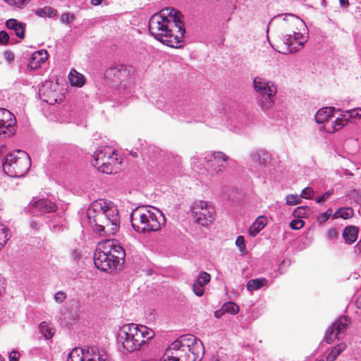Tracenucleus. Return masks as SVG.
<instances>
[{
    "instance_id": "obj_58",
    "label": "nucleus",
    "mask_w": 361,
    "mask_h": 361,
    "mask_svg": "<svg viewBox=\"0 0 361 361\" xmlns=\"http://www.w3.org/2000/svg\"><path fill=\"white\" fill-rule=\"evenodd\" d=\"M357 246L361 250V240L359 241V243H357Z\"/></svg>"
},
{
    "instance_id": "obj_41",
    "label": "nucleus",
    "mask_w": 361,
    "mask_h": 361,
    "mask_svg": "<svg viewBox=\"0 0 361 361\" xmlns=\"http://www.w3.org/2000/svg\"><path fill=\"white\" fill-rule=\"evenodd\" d=\"M345 114L347 115L348 121L353 118H361V109H354L348 111Z\"/></svg>"
},
{
    "instance_id": "obj_3",
    "label": "nucleus",
    "mask_w": 361,
    "mask_h": 361,
    "mask_svg": "<svg viewBox=\"0 0 361 361\" xmlns=\"http://www.w3.org/2000/svg\"><path fill=\"white\" fill-rule=\"evenodd\" d=\"M204 354V347L200 340L191 334L180 336L165 350L160 361H201Z\"/></svg>"
},
{
    "instance_id": "obj_40",
    "label": "nucleus",
    "mask_w": 361,
    "mask_h": 361,
    "mask_svg": "<svg viewBox=\"0 0 361 361\" xmlns=\"http://www.w3.org/2000/svg\"><path fill=\"white\" fill-rule=\"evenodd\" d=\"M301 202L300 196L298 195H288L286 196V204L288 205H295Z\"/></svg>"
},
{
    "instance_id": "obj_57",
    "label": "nucleus",
    "mask_w": 361,
    "mask_h": 361,
    "mask_svg": "<svg viewBox=\"0 0 361 361\" xmlns=\"http://www.w3.org/2000/svg\"><path fill=\"white\" fill-rule=\"evenodd\" d=\"M130 154H131V155L133 157H138L137 152H130Z\"/></svg>"
},
{
    "instance_id": "obj_24",
    "label": "nucleus",
    "mask_w": 361,
    "mask_h": 361,
    "mask_svg": "<svg viewBox=\"0 0 361 361\" xmlns=\"http://www.w3.org/2000/svg\"><path fill=\"white\" fill-rule=\"evenodd\" d=\"M335 108L328 106L320 109L315 114V121L317 123H324L327 121L333 115Z\"/></svg>"
},
{
    "instance_id": "obj_18",
    "label": "nucleus",
    "mask_w": 361,
    "mask_h": 361,
    "mask_svg": "<svg viewBox=\"0 0 361 361\" xmlns=\"http://www.w3.org/2000/svg\"><path fill=\"white\" fill-rule=\"evenodd\" d=\"M56 87V84H52L51 82H45L39 91L40 98L50 105L57 103L61 99H59L58 92L55 90Z\"/></svg>"
},
{
    "instance_id": "obj_47",
    "label": "nucleus",
    "mask_w": 361,
    "mask_h": 361,
    "mask_svg": "<svg viewBox=\"0 0 361 361\" xmlns=\"http://www.w3.org/2000/svg\"><path fill=\"white\" fill-rule=\"evenodd\" d=\"M66 298V295L63 291L57 292L54 295V300L58 303H62Z\"/></svg>"
},
{
    "instance_id": "obj_32",
    "label": "nucleus",
    "mask_w": 361,
    "mask_h": 361,
    "mask_svg": "<svg viewBox=\"0 0 361 361\" xmlns=\"http://www.w3.org/2000/svg\"><path fill=\"white\" fill-rule=\"evenodd\" d=\"M354 214V212L350 207H345L338 209L334 214V219L341 217L343 219L351 218Z\"/></svg>"
},
{
    "instance_id": "obj_20",
    "label": "nucleus",
    "mask_w": 361,
    "mask_h": 361,
    "mask_svg": "<svg viewBox=\"0 0 361 361\" xmlns=\"http://www.w3.org/2000/svg\"><path fill=\"white\" fill-rule=\"evenodd\" d=\"M211 276L206 271H201L192 284V290L197 296L204 293V286L210 281Z\"/></svg>"
},
{
    "instance_id": "obj_48",
    "label": "nucleus",
    "mask_w": 361,
    "mask_h": 361,
    "mask_svg": "<svg viewBox=\"0 0 361 361\" xmlns=\"http://www.w3.org/2000/svg\"><path fill=\"white\" fill-rule=\"evenodd\" d=\"M332 194L331 191H327L324 194H323L322 196L319 197L316 200V202L317 204H322L324 202H325L329 196Z\"/></svg>"
},
{
    "instance_id": "obj_56",
    "label": "nucleus",
    "mask_w": 361,
    "mask_h": 361,
    "mask_svg": "<svg viewBox=\"0 0 361 361\" xmlns=\"http://www.w3.org/2000/svg\"><path fill=\"white\" fill-rule=\"evenodd\" d=\"M321 5H322L323 7H326V0H322V1H321Z\"/></svg>"
},
{
    "instance_id": "obj_35",
    "label": "nucleus",
    "mask_w": 361,
    "mask_h": 361,
    "mask_svg": "<svg viewBox=\"0 0 361 361\" xmlns=\"http://www.w3.org/2000/svg\"><path fill=\"white\" fill-rule=\"evenodd\" d=\"M348 123V118H347L346 114L341 115L340 118H336V119L334 121L332 128V133L336 130H338L345 126Z\"/></svg>"
},
{
    "instance_id": "obj_16",
    "label": "nucleus",
    "mask_w": 361,
    "mask_h": 361,
    "mask_svg": "<svg viewBox=\"0 0 361 361\" xmlns=\"http://www.w3.org/2000/svg\"><path fill=\"white\" fill-rule=\"evenodd\" d=\"M102 247L106 250L109 256L114 259V262L118 267L124 263L126 257L125 250L115 240H106L102 245Z\"/></svg>"
},
{
    "instance_id": "obj_44",
    "label": "nucleus",
    "mask_w": 361,
    "mask_h": 361,
    "mask_svg": "<svg viewBox=\"0 0 361 361\" xmlns=\"http://www.w3.org/2000/svg\"><path fill=\"white\" fill-rule=\"evenodd\" d=\"M235 245L241 252H245V240L243 236L240 235L236 238Z\"/></svg>"
},
{
    "instance_id": "obj_22",
    "label": "nucleus",
    "mask_w": 361,
    "mask_h": 361,
    "mask_svg": "<svg viewBox=\"0 0 361 361\" xmlns=\"http://www.w3.org/2000/svg\"><path fill=\"white\" fill-rule=\"evenodd\" d=\"M129 73L130 71L126 66L117 65L109 67L105 72V76L111 80L115 78L121 80L123 77H128Z\"/></svg>"
},
{
    "instance_id": "obj_23",
    "label": "nucleus",
    "mask_w": 361,
    "mask_h": 361,
    "mask_svg": "<svg viewBox=\"0 0 361 361\" xmlns=\"http://www.w3.org/2000/svg\"><path fill=\"white\" fill-rule=\"evenodd\" d=\"M6 25L8 29L14 31L15 35L23 39L25 37V24L21 22H18L17 20L11 18L6 22Z\"/></svg>"
},
{
    "instance_id": "obj_4",
    "label": "nucleus",
    "mask_w": 361,
    "mask_h": 361,
    "mask_svg": "<svg viewBox=\"0 0 361 361\" xmlns=\"http://www.w3.org/2000/svg\"><path fill=\"white\" fill-rule=\"evenodd\" d=\"M130 222L135 231L146 233L160 230L166 223V219L159 209L143 205L133 209L130 214Z\"/></svg>"
},
{
    "instance_id": "obj_25",
    "label": "nucleus",
    "mask_w": 361,
    "mask_h": 361,
    "mask_svg": "<svg viewBox=\"0 0 361 361\" xmlns=\"http://www.w3.org/2000/svg\"><path fill=\"white\" fill-rule=\"evenodd\" d=\"M267 224V219L263 216H259L255 221L250 226L249 228V234L255 237L257 235L260 231H262L265 226Z\"/></svg>"
},
{
    "instance_id": "obj_36",
    "label": "nucleus",
    "mask_w": 361,
    "mask_h": 361,
    "mask_svg": "<svg viewBox=\"0 0 361 361\" xmlns=\"http://www.w3.org/2000/svg\"><path fill=\"white\" fill-rule=\"evenodd\" d=\"M222 311H224L226 313L235 314L239 312V307L233 302H227L222 305Z\"/></svg>"
},
{
    "instance_id": "obj_5",
    "label": "nucleus",
    "mask_w": 361,
    "mask_h": 361,
    "mask_svg": "<svg viewBox=\"0 0 361 361\" xmlns=\"http://www.w3.org/2000/svg\"><path fill=\"white\" fill-rule=\"evenodd\" d=\"M154 336L145 326H139L135 324L123 325L119 330L117 336L118 343L128 352H133L138 350L146 341Z\"/></svg>"
},
{
    "instance_id": "obj_33",
    "label": "nucleus",
    "mask_w": 361,
    "mask_h": 361,
    "mask_svg": "<svg viewBox=\"0 0 361 361\" xmlns=\"http://www.w3.org/2000/svg\"><path fill=\"white\" fill-rule=\"evenodd\" d=\"M35 13L36 15L39 17L47 16L49 18H53L57 14L56 10L50 6H45L42 8L37 9Z\"/></svg>"
},
{
    "instance_id": "obj_34",
    "label": "nucleus",
    "mask_w": 361,
    "mask_h": 361,
    "mask_svg": "<svg viewBox=\"0 0 361 361\" xmlns=\"http://www.w3.org/2000/svg\"><path fill=\"white\" fill-rule=\"evenodd\" d=\"M82 348H74L68 354V360H71V361H85Z\"/></svg>"
},
{
    "instance_id": "obj_45",
    "label": "nucleus",
    "mask_w": 361,
    "mask_h": 361,
    "mask_svg": "<svg viewBox=\"0 0 361 361\" xmlns=\"http://www.w3.org/2000/svg\"><path fill=\"white\" fill-rule=\"evenodd\" d=\"M313 190L310 188H305L302 190L300 198L311 199L312 197Z\"/></svg>"
},
{
    "instance_id": "obj_11",
    "label": "nucleus",
    "mask_w": 361,
    "mask_h": 361,
    "mask_svg": "<svg viewBox=\"0 0 361 361\" xmlns=\"http://www.w3.org/2000/svg\"><path fill=\"white\" fill-rule=\"evenodd\" d=\"M191 212L195 222L203 226H207L214 219V208L207 202L200 200L194 203Z\"/></svg>"
},
{
    "instance_id": "obj_52",
    "label": "nucleus",
    "mask_w": 361,
    "mask_h": 361,
    "mask_svg": "<svg viewBox=\"0 0 361 361\" xmlns=\"http://www.w3.org/2000/svg\"><path fill=\"white\" fill-rule=\"evenodd\" d=\"M224 314H226V312L224 311H222V307H221V309L219 310H217L214 312V317L216 318V319H219L221 318Z\"/></svg>"
},
{
    "instance_id": "obj_27",
    "label": "nucleus",
    "mask_w": 361,
    "mask_h": 361,
    "mask_svg": "<svg viewBox=\"0 0 361 361\" xmlns=\"http://www.w3.org/2000/svg\"><path fill=\"white\" fill-rule=\"evenodd\" d=\"M251 159L255 163L260 165H266L270 159L269 154L264 150L259 149L251 154Z\"/></svg>"
},
{
    "instance_id": "obj_43",
    "label": "nucleus",
    "mask_w": 361,
    "mask_h": 361,
    "mask_svg": "<svg viewBox=\"0 0 361 361\" xmlns=\"http://www.w3.org/2000/svg\"><path fill=\"white\" fill-rule=\"evenodd\" d=\"M305 224L304 221L301 219H294L292 220L290 223V226L293 230H298L303 227Z\"/></svg>"
},
{
    "instance_id": "obj_59",
    "label": "nucleus",
    "mask_w": 361,
    "mask_h": 361,
    "mask_svg": "<svg viewBox=\"0 0 361 361\" xmlns=\"http://www.w3.org/2000/svg\"><path fill=\"white\" fill-rule=\"evenodd\" d=\"M31 226H32V227H33V228H36V227H37V224H36V223H32V224H31Z\"/></svg>"
},
{
    "instance_id": "obj_10",
    "label": "nucleus",
    "mask_w": 361,
    "mask_h": 361,
    "mask_svg": "<svg viewBox=\"0 0 361 361\" xmlns=\"http://www.w3.org/2000/svg\"><path fill=\"white\" fill-rule=\"evenodd\" d=\"M203 161L200 162L212 173L219 174L224 172L227 166L229 157L222 152H207L203 154Z\"/></svg>"
},
{
    "instance_id": "obj_1",
    "label": "nucleus",
    "mask_w": 361,
    "mask_h": 361,
    "mask_svg": "<svg viewBox=\"0 0 361 361\" xmlns=\"http://www.w3.org/2000/svg\"><path fill=\"white\" fill-rule=\"evenodd\" d=\"M180 11L166 8L153 15L149 20V30L155 39L173 47H182L185 29Z\"/></svg>"
},
{
    "instance_id": "obj_8",
    "label": "nucleus",
    "mask_w": 361,
    "mask_h": 361,
    "mask_svg": "<svg viewBox=\"0 0 361 361\" xmlns=\"http://www.w3.org/2000/svg\"><path fill=\"white\" fill-rule=\"evenodd\" d=\"M93 157L92 164L98 170L107 174L116 173L117 165L120 162L118 161L117 154L111 147L108 146L99 147L94 152Z\"/></svg>"
},
{
    "instance_id": "obj_31",
    "label": "nucleus",
    "mask_w": 361,
    "mask_h": 361,
    "mask_svg": "<svg viewBox=\"0 0 361 361\" xmlns=\"http://www.w3.org/2000/svg\"><path fill=\"white\" fill-rule=\"evenodd\" d=\"M346 348V344L341 343L334 347L326 357L327 361H334L338 356Z\"/></svg>"
},
{
    "instance_id": "obj_13",
    "label": "nucleus",
    "mask_w": 361,
    "mask_h": 361,
    "mask_svg": "<svg viewBox=\"0 0 361 361\" xmlns=\"http://www.w3.org/2000/svg\"><path fill=\"white\" fill-rule=\"evenodd\" d=\"M349 319L347 317H341L326 330L324 339L326 343H331L336 338L340 339L345 334L348 325Z\"/></svg>"
},
{
    "instance_id": "obj_30",
    "label": "nucleus",
    "mask_w": 361,
    "mask_h": 361,
    "mask_svg": "<svg viewBox=\"0 0 361 361\" xmlns=\"http://www.w3.org/2000/svg\"><path fill=\"white\" fill-rule=\"evenodd\" d=\"M68 78L73 85L81 87L85 83V77L73 69L70 71Z\"/></svg>"
},
{
    "instance_id": "obj_12",
    "label": "nucleus",
    "mask_w": 361,
    "mask_h": 361,
    "mask_svg": "<svg viewBox=\"0 0 361 361\" xmlns=\"http://www.w3.org/2000/svg\"><path fill=\"white\" fill-rule=\"evenodd\" d=\"M307 36L300 32L295 34L285 33L282 37V50L279 52L293 53L297 51L300 47H302L307 42Z\"/></svg>"
},
{
    "instance_id": "obj_51",
    "label": "nucleus",
    "mask_w": 361,
    "mask_h": 361,
    "mask_svg": "<svg viewBox=\"0 0 361 361\" xmlns=\"http://www.w3.org/2000/svg\"><path fill=\"white\" fill-rule=\"evenodd\" d=\"M338 235L337 231L335 228H331L327 233V236L329 239L336 238Z\"/></svg>"
},
{
    "instance_id": "obj_9",
    "label": "nucleus",
    "mask_w": 361,
    "mask_h": 361,
    "mask_svg": "<svg viewBox=\"0 0 361 361\" xmlns=\"http://www.w3.org/2000/svg\"><path fill=\"white\" fill-rule=\"evenodd\" d=\"M277 22L281 30V35L285 33L295 34L300 32L301 30L306 31L304 22L293 14H285L274 17L270 23Z\"/></svg>"
},
{
    "instance_id": "obj_17",
    "label": "nucleus",
    "mask_w": 361,
    "mask_h": 361,
    "mask_svg": "<svg viewBox=\"0 0 361 361\" xmlns=\"http://www.w3.org/2000/svg\"><path fill=\"white\" fill-rule=\"evenodd\" d=\"M57 209L56 204L48 199L32 200L29 204V211L33 215H44L54 212Z\"/></svg>"
},
{
    "instance_id": "obj_15",
    "label": "nucleus",
    "mask_w": 361,
    "mask_h": 361,
    "mask_svg": "<svg viewBox=\"0 0 361 361\" xmlns=\"http://www.w3.org/2000/svg\"><path fill=\"white\" fill-rule=\"evenodd\" d=\"M94 264L98 269L103 271H106L109 269H118V267L114 262V259L110 258L106 250L102 248V245L97 248L94 252Z\"/></svg>"
},
{
    "instance_id": "obj_7",
    "label": "nucleus",
    "mask_w": 361,
    "mask_h": 361,
    "mask_svg": "<svg viewBox=\"0 0 361 361\" xmlns=\"http://www.w3.org/2000/svg\"><path fill=\"white\" fill-rule=\"evenodd\" d=\"M255 90L260 94L258 100L262 109L269 115V111L272 108L277 93V87L274 82L264 78L257 76L253 80Z\"/></svg>"
},
{
    "instance_id": "obj_6",
    "label": "nucleus",
    "mask_w": 361,
    "mask_h": 361,
    "mask_svg": "<svg viewBox=\"0 0 361 361\" xmlns=\"http://www.w3.org/2000/svg\"><path fill=\"white\" fill-rule=\"evenodd\" d=\"M30 166L29 155L23 150H16L7 155L3 163V170L11 177L20 178L27 173Z\"/></svg>"
},
{
    "instance_id": "obj_2",
    "label": "nucleus",
    "mask_w": 361,
    "mask_h": 361,
    "mask_svg": "<svg viewBox=\"0 0 361 361\" xmlns=\"http://www.w3.org/2000/svg\"><path fill=\"white\" fill-rule=\"evenodd\" d=\"M87 218L90 225L101 235H114L121 221L117 207L102 199L91 203L87 210Z\"/></svg>"
},
{
    "instance_id": "obj_42",
    "label": "nucleus",
    "mask_w": 361,
    "mask_h": 361,
    "mask_svg": "<svg viewBox=\"0 0 361 361\" xmlns=\"http://www.w3.org/2000/svg\"><path fill=\"white\" fill-rule=\"evenodd\" d=\"M331 214H332L331 209H329L325 212L322 213L318 217L317 221H318L319 224H322L324 222H326L329 219V217L331 216Z\"/></svg>"
},
{
    "instance_id": "obj_49",
    "label": "nucleus",
    "mask_w": 361,
    "mask_h": 361,
    "mask_svg": "<svg viewBox=\"0 0 361 361\" xmlns=\"http://www.w3.org/2000/svg\"><path fill=\"white\" fill-rule=\"evenodd\" d=\"M9 361H18L20 359V353L18 351L13 350L8 355Z\"/></svg>"
},
{
    "instance_id": "obj_55",
    "label": "nucleus",
    "mask_w": 361,
    "mask_h": 361,
    "mask_svg": "<svg viewBox=\"0 0 361 361\" xmlns=\"http://www.w3.org/2000/svg\"><path fill=\"white\" fill-rule=\"evenodd\" d=\"M101 3H102V0H91V4L93 6H98V5L101 4Z\"/></svg>"
},
{
    "instance_id": "obj_19",
    "label": "nucleus",
    "mask_w": 361,
    "mask_h": 361,
    "mask_svg": "<svg viewBox=\"0 0 361 361\" xmlns=\"http://www.w3.org/2000/svg\"><path fill=\"white\" fill-rule=\"evenodd\" d=\"M85 361H106L109 355L104 349L96 346L82 349Z\"/></svg>"
},
{
    "instance_id": "obj_50",
    "label": "nucleus",
    "mask_w": 361,
    "mask_h": 361,
    "mask_svg": "<svg viewBox=\"0 0 361 361\" xmlns=\"http://www.w3.org/2000/svg\"><path fill=\"white\" fill-rule=\"evenodd\" d=\"M9 39V35L5 31H0V43H6Z\"/></svg>"
},
{
    "instance_id": "obj_54",
    "label": "nucleus",
    "mask_w": 361,
    "mask_h": 361,
    "mask_svg": "<svg viewBox=\"0 0 361 361\" xmlns=\"http://www.w3.org/2000/svg\"><path fill=\"white\" fill-rule=\"evenodd\" d=\"M340 4L342 6H348V0H339Z\"/></svg>"
},
{
    "instance_id": "obj_37",
    "label": "nucleus",
    "mask_w": 361,
    "mask_h": 361,
    "mask_svg": "<svg viewBox=\"0 0 361 361\" xmlns=\"http://www.w3.org/2000/svg\"><path fill=\"white\" fill-rule=\"evenodd\" d=\"M6 4L13 6L14 8H24L29 2L30 0H3Z\"/></svg>"
},
{
    "instance_id": "obj_14",
    "label": "nucleus",
    "mask_w": 361,
    "mask_h": 361,
    "mask_svg": "<svg viewBox=\"0 0 361 361\" xmlns=\"http://www.w3.org/2000/svg\"><path fill=\"white\" fill-rule=\"evenodd\" d=\"M16 118L11 111L0 109V137H9L15 133Z\"/></svg>"
},
{
    "instance_id": "obj_39",
    "label": "nucleus",
    "mask_w": 361,
    "mask_h": 361,
    "mask_svg": "<svg viewBox=\"0 0 361 361\" xmlns=\"http://www.w3.org/2000/svg\"><path fill=\"white\" fill-rule=\"evenodd\" d=\"M307 209L308 208L306 207H298L294 209V211L293 212V215L295 217H297L299 219L305 218L307 215Z\"/></svg>"
},
{
    "instance_id": "obj_28",
    "label": "nucleus",
    "mask_w": 361,
    "mask_h": 361,
    "mask_svg": "<svg viewBox=\"0 0 361 361\" xmlns=\"http://www.w3.org/2000/svg\"><path fill=\"white\" fill-rule=\"evenodd\" d=\"M268 284V280L266 278H258L250 279L247 281L246 288L250 292L259 290Z\"/></svg>"
},
{
    "instance_id": "obj_46",
    "label": "nucleus",
    "mask_w": 361,
    "mask_h": 361,
    "mask_svg": "<svg viewBox=\"0 0 361 361\" xmlns=\"http://www.w3.org/2000/svg\"><path fill=\"white\" fill-rule=\"evenodd\" d=\"M74 16L73 14H70L68 13H63L61 16V21L63 23L69 24L71 20H73Z\"/></svg>"
},
{
    "instance_id": "obj_21",
    "label": "nucleus",
    "mask_w": 361,
    "mask_h": 361,
    "mask_svg": "<svg viewBox=\"0 0 361 361\" xmlns=\"http://www.w3.org/2000/svg\"><path fill=\"white\" fill-rule=\"evenodd\" d=\"M48 59V54L45 50H39L34 52L28 62L27 68L30 70H36L40 67L42 63H45Z\"/></svg>"
},
{
    "instance_id": "obj_38",
    "label": "nucleus",
    "mask_w": 361,
    "mask_h": 361,
    "mask_svg": "<svg viewBox=\"0 0 361 361\" xmlns=\"http://www.w3.org/2000/svg\"><path fill=\"white\" fill-rule=\"evenodd\" d=\"M7 228L3 224H0V249L4 246L8 241Z\"/></svg>"
},
{
    "instance_id": "obj_26",
    "label": "nucleus",
    "mask_w": 361,
    "mask_h": 361,
    "mask_svg": "<svg viewBox=\"0 0 361 361\" xmlns=\"http://www.w3.org/2000/svg\"><path fill=\"white\" fill-rule=\"evenodd\" d=\"M359 229L357 227L354 226H347L344 228L343 232V237L345 240V243L352 244L357 238Z\"/></svg>"
},
{
    "instance_id": "obj_53",
    "label": "nucleus",
    "mask_w": 361,
    "mask_h": 361,
    "mask_svg": "<svg viewBox=\"0 0 361 361\" xmlns=\"http://www.w3.org/2000/svg\"><path fill=\"white\" fill-rule=\"evenodd\" d=\"M192 163L195 165L200 162V160L198 157H193L192 159Z\"/></svg>"
},
{
    "instance_id": "obj_29",
    "label": "nucleus",
    "mask_w": 361,
    "mask_h": 361,
    "mask_svg": "<svg viewBox=\"0 0 361 361\" xmlns=\"http://www.w3.org/2000/svg\"><path fill=\"white\" fill-rule=\"evenodd\" d=\"M39 329L42 335L46 339L51 338L55 333V329L52 327V326L46 322H42L40 323L39 325Z\"/></svg>"
}]
</instances>
